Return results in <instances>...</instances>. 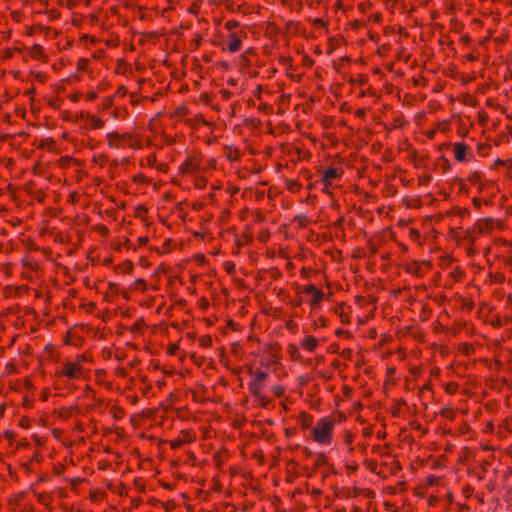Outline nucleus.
I'll return each mask as SVG.
<instances>
[{
	"label": "nucleus",
	"instance_id": "f257e3e1",
	"mask_svg": "<svg viewBox=\"0 0 512 512\" xmlns=\"http://www.w3.org/2000/svg\"><path fill=\"white\" fill-rule=\"evenodd\" d=\"M91 361L92 357L89 353L77 354L73 359L63 361L56 369L55 375L68 381L78 380L84 374L83 365Z\"/></svg>",
	"mask_w": 512,
	"mask_h": 512
},
{
	"label": "nucleus",
	"instance_id": "f03ea898",
	"mask_svg": "<svg viewBox=\"0 0 512 512\" xmlns=\"http://www.w3.org/2000/svg\"><path fill=\"white\" fill-rule=\"evenodd\" d=\"M105 141L110 149L131 148L139 150L143 147L142 139L135 131L120 132L114 130L106 134Z\"/></svg>",
	"mask_w": 512,
	"mask_h": 512
},
{
	"label": "nucleus",
	"instance_id": "7ed1b4c3",
	"mask_svg": "<svg viewBox=\"0 0 512 512\" xmlns=\"http://www.w3.org/2000/svg\"><path fill=\"white\" fill-rule=\"evenodd\" d=\"M335 419L330 416L322 417L310 431V438L319 445L328 446L333 441Z\"/></svg>",
	"mask_w": 512,
	"mask_h": 512
},
{
	"label": "nucleus",
	"instance_id": "20e7f679",
	"mask_svg": "<svg viewBox=\"0 0 512 512\" xmlns=\"http://www.w3.org/2000/svg\"><path fill=\"white\" fill-rule=\"evenodd\" d=\"M202 155L198 151H191L187 154L185 161L181 164L179 170L182 175H193L199 171H206L207 167L202 166Z\"/></svg>",
	"mask_w": 512,
	"mask_h": 512
},
{
	"label": "nucleus",
	"instance_id": "39448f33",
	"mask_svg": "<svg viewBox=\"0 0 512 512\" xmlns=\"http://www.w3.org/2000/svg\"><path fill=\"white\" fill-rule=\"evenodd\" d=\"M296 294L311 295L309 302L311 311H315L320 307L321 302L325 298V294L321 289H318L314 284H308L305 286H297Z\"/></svg>",
	"mask_w": 512,
	"mask_h": 512
},
{
	"label": "nucleus",
	"instance_id": "423d86ee",
	"mask_svg": "<svg viewBox=\"0 0 512 512\" xmlns=\"http://www.w3.org/2000/svg\"><path fill=\"white\" fill-rule=\"evenodd\" d=\"M251 375L253 379L249 383V391L254 397L262 398V392L265 387V381L268 378V373L258 370L251 373Z\"/></svg>",
	"mask_w": 512,
	"mask_h": 512
},
{
	"label": "nucleus",
	"instance_id": "0eeeda50",
	"mask_svg": "<svg viewBox=\"0 0 512 512\" xmlns=\"http://www.w3.org/2000/svg\"><path fill=\"white\" fill-rule=\"evenodd\" d=\"M247 38V32L242 28L238 32L228 33L226 36V49L230 53L238 52L242 47V40Z\"/></svg>",
	"mask_w": 512,
	"mask_h": 512
},
{
	"label": "nucleus",
	"instance_id": "6e6552de",
	"mask_svg": "<svg viewBox=\"0 0 512 512\" xmlns=\"http://www.w3.org/2000/svg\"><path fill=\"white\" fill-rule=\"evenodd\" d=\"M454 157L459 162L470 161L474 159V155L465 143L458 142L453 144Z\"/></svg>",
	"mask_w": 512,
	"mask_h": 512
},
{
	"label": "nucleus",
	"instance_id": "1a4fd4ad",
	"mask_svg": "<svg viewBox=\"0 0 512 512\" xmlns=\"http://www.w3.org/2000/svg\"><path fill=\"white\" fill-rule=\"evenodd\" d=\"M344 174V171L341 167H330L324 171L321 177V183L326 185H334L336 182L340 181Z\"/></svg>",
	"mask_w": 512,
	"mask_h": 512
},
{
	"label": "nucleus",
	"instance_id": "9d476101",
	"mask_svg": "<svg viewBox=\"0 0 512 512\" xmlns=\"http://www.w3.org/2000/svg\"><path fill=\"white\" fill-rule=\"evenodd\" d=\"M141 166L155 168L158 172L166 173L168 171V165L164 162L158 163L155 153H151L141 160Z\"/></svg>",
	"mask_w": 512,
	"mask_h": 512
},
{
	"label": "nucleus",
	"instance_id": "9b49d317",
	"mask_svg": "<svg viewBox=\"0 0 512 512\" xmlns=\"http://www.w3.org/2000/svg\"><path fill=\"white\" fill-rule=\"evenodd\" d=\"M299 345L303 350L313 353L320 346V340L313 335H306Z\"/></svg>",
	"mask_w": 512,
	"mask_h": 512
},
{
	"label": "nucleus",
	"instance_id": "f8f14e48",
	"mask_svg": "<svg viewBox=\"0 0 512 512\" xmlns=\"http://www.w3.org/2000/svg\"><path fill=\"white\" fill-rule=\"evenodd\" d=\"M28 55L41 63L48 62V56L44 51V48L40 44H34L28 51Z\"/></svg>",
	"mask_w": 512,
	"mask_h": 512
},
{
	"label": "nucleus",
	"instance_id": "ddd939ff",
	"mask_svg": "<svg viewBox=\"0 0 512 512\" xmlns=\"http://www.w3.org/2000/svg\"><path fill=\"white\" fill-rule=\"evenodd\" d=\"M297 424L301 428V430H310L313 426V416L306 411H302L297 416Z\"/></svg>",
	"mask_w": 512,
	"mask_h": 512
},
{
	"label": "nucleus",
	"instance_id": "4468645a",
	"mask_svg": "<svg viewBox=\"0 0 512 512\" xmlns=\"http://www.w3.org/2000/svg\"><path fill=\"white\" fill-rule=\"evenodd\" d=\"M223 154L231 162L239 161L242 157V153H241L240 149L233 145L224 146Z\"/></svg>",
	"mask_w": 512,
	"mask_h": 512
},
{
	"label": "nucleus",
	"instance_id": "2eb2a0df",
	"mask_svg": "<svg viewBox=\"0 0 512 512\" xmlns=\"http://www.w3.org/2000/svg\"><path fill=\"white\" fill-rule=\"evenodd\" d=\"M256 56L254 48L250 47L243 51L239 57V63L241 67H249L251 65V58Z\"/></svg>",
	"mask_w": 512,
	"mask_h": 512
},
{
	"label": "nucleus",
	"instance_id": "dca6fc26",
	"mask_svg": "<svg viewBox=\"0 0 512 512\" xmlns=\"http://www.w3.org/2000/svg\"><path fill=\"white\" fill-rule=\"evenodd\" d=\"M476 226L481 234H487L493 230L494 220L491 218L481 219L477 222Z\"/></svg>",
	"mask_w": 512,
	"mask_h": 512
},
{
	"label": "nucleus",
	"instance_id": "f3484780",
	"mask_svg": "<svg viewBox=\"0 0 512 512\" xmlns=\"http://www.w3.org/2000/svg\"><path fill=\"white\" fill-rule=\"evenodd\" d=\"M467 181L474 186H478L481 191L483 189V175L479 171H471L467 176Z\"/></svg>",
	"mask_w": 512,
	"mask_h": 512
},
{
	"label": "nucleus",
	"instance_id": "a211bd4d",
	"mask_svg": "<svg viewBox=\"0 0 512 512\" xmlns=\"http://www.w3.org/2000/svg\"><path fill=\"white\" fill-rule=\"evenodd\" d=\"M287 353L289 354L290 358L293 361H301L302 360V356L300 354L299 347L296 344H293V343L289 344L287 346Z\"/></svg>",
	"mask_w": 512,
	"mask_h": 512
},
{
	"label": "nucleus",
	"instance_id": "6ab92c4d",
	"mask_svg": "<svg viewBox=\"0 0 512 512\" xmlns=\"http://www.w3.org/2000/svg\"><path fill=\"white\" fill-rule=\"evenodd\" d=\"M88 122L93 129H102L105 126V121L96 115H89Z\"/></svg>",
	"mask_w": 512,
	"mask_h": 512
},
{
	"label": "nucleus",
	"instance_id": "aec40b11",
	"mask_svg": "<svg viewBox=\"0 0 512 512\" xmlns=\"http://www.w3.org/2000/svg\"><path fill=\"white\" fill-rule=\"evenodd\" d=\"M355 439V435L350 430H345L343 432V440L344 443L348 446V452L353 453L354 447L352 446V443Z\"/></svg>",
	"mask_w": 512,
	"mask_h": 512
},
{
	"label": "nucleus",
	"instance_id": "412c9836",
	"mask_svg": "<svg viewBox=\"0 0 512 512\" xmlns=\"http://www.w3.org/2000/svg\"><path fill=\"white\" fill-rule=\"evenodd\" d=\"M44 354L46 355V358L50 361H55L58 359V352L56 350V347L52 344L46 345Z\"/></svg>",
	"mask_w": 512,
	"mask_h": 512
},
{
	"label": "nucleus",
	"instance_id": "4be33fe9",
	"mask_svg": "<svg viewBox=\"0 0 512 512\" xmlns=\"http://www.w3.org/2000/svg\"><path fill=\"white\" fill-rule=\"evenodd\" d=\"M407 272H409L412 275H416L418 277L423 275L422 271V264L419 262H413L409 264L406 268Z\"/></svg>",
	"mask_w": 512,
	"mask_h": 512
},
{
	"label": "nucleus",
	"instance_id": "5701e85b",
	"mask_svg": "<svg viewBox=\"0 0 512 512\" xmlns=\"http://www.w3.org/2000/svg\"><path fill=\"white\" fill-rule=\"evenodd\" d=\"M286 188L293 193H297L302 188V185L295 179H287L285 182Z\"/></svg>",
	"mask_w": 512,
	"mask_h": 512
},
{
	"label": "nucleus",
	"instance_id": "b1692460",
	"mask_svg": "<svg viewBox=\"0 0 512 512\" xmlns=\"http://www.w3.org/2000/svg\"><path fill=\"white\" fill-rule=\"evenodd\" d=\"M444 390L449 395H454L459 390V384L457 382L451 381L444 385Z\"/></svg>",
	"mask_w": 512,
	"mask_h": 512
},
{
	"label": "nucleus",
	"instance_id": "393cba45",
	"mask_svg": "<svg viewBox=\"0 0 512 512\" xmlns=\"http://www.w3.org/2000/svg\"><path fill=\"white\" fill-rule=\"evenodd\" d=\"M133 182L135 184H143V185H149L151 183V179L148 178L145 174L143 173H138L136 175H134L133 177Z\"/></svg>",
	"mask_w": 512,
	"mask_h": 512
},
{
	"label": "nucleus",
	"instance_id": "a878e982",
	"mask_svg": "<svg viewBox=\"0 0 512 512\" xmlns=\"http://www.w3.org/2000/svg\"><path fill=\"white\" fill-rule=\"evenodd\" d=\"M126 113H127V110L125 108H120V107H112V109L110 111V115L114 119L123 118Z\"/></svg>",
	"mask_w": 512,
	"mask_h": 512
},
{
	"label": "nucleus",
	"instance_id": "bb28decb",
	"mask_svg": "<svg viewBox=\"0 0 512 512\" xmlns=\"http://www.w3.org/2000/svg\"><path fill=\"white\" fill-rule=\"evenodd\" d=\"M240 26V23L236 20H228L225 22L224 24V28L229 32H238V30H236L237 28H239Z\"/></svg>",
	"mask_w": 512,
	"mask_h": 512
},
{
	"label": "nucleus",
	"instance_id": "cd10ccee",
	"mask_svg": "<svg viewBox=\"0 0 512 512\" xmlns=\"http://www.w3.org/2000/svg\"><path fill=\"white\" fill-rule=\"evenodd\" d=\"M182 439V442L184 444L193 442L195 440V435L189 430L182 431L181 435L179 436Z\"/></svg>",
	"mask_w": 512,
	"mask_h": 512
},
{
	"label": "nucleus",
	"instance_id": "c85d7f7f",
	"mask_svg": "<svg viewBox=\"0 0 512 512\" xmlns=\"http://www.w3.org/2000/svg\"><path fill=\"white\" fill-rule=\"evenodd\" d=\"M200 346L204 348H210L213 344L212 337L210 335H204L199 338Z\"/></svg>",
	"mask_w": 512,
	"mask_h": 512
},
{
	"label": "nucleus",
	"instance_id": "c756f323",
	"mask_svg": "<svg viewBox=\"0 0 512 512\" xmlns=\"http://www.w3.org/2000/svg\"><path fill=\"white\" fill-rule=\"evenodd\" d=\"M327 463V457L324 453H317L315 456L314 465L316 467H322Z\"/></svg>",
	"mask_w": 512,
	"mask_h": 512
},
{
	"label": "nucleus",
	"instance_id": "7c9ffc66",
	"mask_svg": "<svg viewBox=\"0 0 512 512\" xmlns=\"http://www.w3.org/2000/svg\"><path fill=\"white\" fill-rule=\"evenodd\" d=\"M257 109L265 114L273 113V107L266 102L260 101L257 106Z\"/></svg>",
	"mask_w": 512,
	"mask_h": 512
},
{
	"label": "nucleus",
	"instance_id": "2f4dec72",
	"mask_svg": "<svg viewBox=\"0 0 512 512\" xmlns=\"http://www.w3.org/2000/svg\"><path fill=\"white\" fill-rule=\"evenodd\" d=\"M133 289L145 292L147 290L146 281L144 279H137L133 283Z\"/></svg>",
	"mask_w": 512,
	"mask_h": 512
},
{
	"label": "nucleus",
	"instance_id": "473e14b6",
	"mask_svg": "<svg viewBox=\"0 0 512 512\" xmlns=\"http://www.w3.org/2000/svg\"><path fill=\"white\" fill-rule=\"evenodd\" d=\"M144 321L142 318L136 320V322L131 326L130 331L133 333H139L142 331L144 327Z\"/></svg>",
	"mask_w": 512,
	"mask_h": 512
},
{
	"label": "nucleus",
	"instance_id": "72a5a7b5",
	"mask_svg": "<svg viewBox=\"0 0 512 512\" xmlns=\"http://www.w3.org/2000/svg\"><path fill=\"white\" fill-rule=\"evenodd\" d=\"M440 415L449 419H453L455 417V412L450 407H444L441 409Z\"/></svg>",
	"mask_w": 512,
	"mask_h": 512
},
{
	"label": "nucleus",
	"instance_id": "f704fd0d",
	"mask_svg": "<svg viewBox=\"0 0 512 512\" xmlns=\"http://www.w3.org/2000/svg\"><path fill=\"white\" fill-rule=\"evenodd\" d=\"M169 445L172 449H179L184 445V443L182 442V439L180 437H177L170 440Z\"/></svg>",
	"mask_w": 512,
	"mask_h": 512
},
{
	"label": "nucleus",
	"instance_id": "c9c22d12",
	"mask_svg": "<svg viewBox=\"0 0 512 512\" xmlns=\"http://www.w3.org/2000/svg\"><path fill=\"white\" fill-rule=\"evenodd\" d=\"M270 238V232L268 230H262L259 232L258 236H257V239L262 242V243H265L269 240Z\"/></svg>",
	"mask_w": 512,
	"mask_h": 512
},
{
	"label": "nucleus",
	"instance_id": "e433bc0d",
	"mask_svg": "<svg viewBox=\"0 0 512 512\" xmlns=\"http://www.w3.org/2000/svg\"><path fill=\"white\" fill-rule=\"evenodd\" d=\"M102 109L104 110H111L112 107H113V98L112 97H106L103 101H102Z\"/></svg>",
	"mask_w": 512,
	"mask_h": 512
},
{
	"label": "nucleus",
	"instance_id": "4c0bfd02",
	"mask_svg": "<svg viewBox=\"0 0 512 512\" xmlns=\"http://www.w3.org/2000/svg\"><path fill=\"white\" fill-rule=\"evenodd\" d=\"M272 392L276 397L279 398L284 394L285 388L281 385H275L272 387Z\"/></svg>",
	"mask_w": 512,
	"mask_h": 512
},
{
	"label": "nucleus",
	"instance_id": "58836bf2",
	"mask_svg": "<svg viewBox=\"0 0 512 512\" xmlns=\"http://www.w3.org/2000/svg\"><path fill=\"white\" fill-rule=\"evenodd\" d=\"M303 304V298L300 296V294H297V296L290 301V305L294 308H298Z\"/></svg>",
	"mask_w": 512,
	"mask_h": 512
},
{
	"label": "nucleus",
	"instance_id": "ea45409f",
	"mask_svg": "<svg viewBox=\"0 0 512 512\" xmlns=\"http://www.w3.org/2000/svg\"><path fill=\"white\" fill-rule=\"evenodd\" d=\"M114 417L120 418L124 415V410L119 406H113L110 411Z\"/></svg>",
	"mask_w": 512,
	"mask_h": 512
},
{
	"label": "nucleus",
	"instance_id": "a19ab883",
	"mask_svg": "<svg viewBox=\"0 0 512 512\" xmlns=\"http://www.w3.org/2000/svg\"><path fill=\"white\" fill-rule=\"evenodd\" d=\"M207 180L204 177H197L195 179V186L199 189H204L206 187Z\"/></svg>",
	"mask_w": 512,
	"mask_h": 512
},
{
	"label": "nucleus",
	"instance_id": "79ce46f5",
	"mask_svg": "<svg viewBox=\"0 0 512 512\" xmlns=\"http://www.w3.org/2000/svg\"><path fill=\"white\" fill-rule=\"evenodd\" d=\"M313 26L315 28H326L327 22H325L322 18H315L313 20Z\"/></svg>",
	"mask_w": 512,
	"mask_h": 512
},
{
	"label": "nucleus",
	"instance_id": "37998d69",
	"mask_svg": "<svg viewBox=\"0 0 512 512\" xmlns=\"http://www.w3.org/2000/svg\"><path fill=\"white\" fill-rule=\"evenodd\" d=\"M89 64V60L86 58H81L78 61V70L86 71Z\"/></svg>",
	"mask_w": 512,
	"mask_h": 512
},
{
	"label": "nucleus",
	"instance_id": "c03bdc74",
	"mask_svg": "<svg viewBox=\"0 0 512 512\" xmlns=\"http://www.w3.org/2000/svg\"><path fill=\"white\" fill-rule=\"evenodd\" d=\"M462 494L465 498H470L473 494V488L470 485L462 487Z\"/></svg>",
	"mask_w": 512,
	"mask_h": 512
},
{
	"label": "nucleus",
	"instance_id": "a18cd8bd",
	"mask_svg": "<svg viewBox=\"0 0 512 512\" xmlns=\"http://www.w3.org/2000/svg\"><path fill=\"white\" fill-rule=\"evenodd\" d=\"M262 93H263V86L261 85H258L255 89V91L253 92V96L259 100V101H262Z\"/></svg>",
	"mask_w": 512,
	"mask_h": 512
},
{
	"label": "nucleus",
	"instance_id": "49530a36",
	"mask_svg": "<svg viewBox=\"0 0 512 512\" xmlns=\"http://www.w3.org/2000/svg\"><path fill=\"white\" fill-rule=\"evenodd\" d=\"M445 498H446V507L445 509H449V507L451 506V504L453 503V500H454V496L452 494V492L448 491L445 495Z\"/></svg>",
	"mask_w": 512,
	"mask_h": 512
},
{
	"label": "nucleus",
	"instance_id": "de8ad7c7",
	"mask_svg": "<svg viewBox=\"0 0 512 512\" xmlns=\"http://www.w3.org/2000/svg\"><path fill=\"white\" fill-rule=\"evenodd\" d=\"M439 499L437 496H434V495H430L428 498H427V504L429 507H434L436 506V504L438 503Z\"/></svg>",
	"mask_w": 512,
	"mask_h": 512
},
{
	"label": "nucleus",
	"instance_id": "09e8293b",
	"mask_svg": "<svg viewBox=\"0 0 512 512\" xmlns=\"http://www.w3.org/2000/svg\"><path fill=\"white\" fill-rule=\"evenodd\" d=\"M115 374L120 378H125L127 375L126 369L124 367H117L115 369Z\"/></svg>",
	"mask_w": 512,
	"mask_h": 512
},
{
	"label": "nucleus",
	"instance_id": "8fccbe9b",
	"mask_svg": "<svg viewBox=\"0 0 512 512\" xmlns=\"http://www.w3.org/2000/svg\"><path fill=\"white\" fill-rule=\"evenodd\" d=\"M34 77L36 80H38L40 83H45L46 82V74L43 73V72H37L34 74Z\"/></svg>",
	"mask_w": 512,
	"mask_h": 512
},
{
	"label": "nucleus",
	"instance_id": "3c124183",
	"mask_svg": "<svg viewBox=\"0 0 512 512\" xmlns=\"http://www.w3.org/2000/svg\"><path fill=\"white\" fill-rule=\"evenodd\" d=\"M199 307L203 310H207L209 307V301L205 297L200 298Z\"/></svg>",
	"mask_w": 512,
	"mask_h": 512
},
{
	"label": "nucleus",
	"instance_id": "603ef678",
	"mask_svg": "<svg viewBox=\"0 0 512 512\" xmlns=\"http://www.w3.org/2000/svg\"><path fill=\"white\" fill-rule=\"evenodd\" d=\"M127 94V89L125 86H119L116 93H115V96L116 97H124L125 95Z\"/></svg>",
	"mask_w": 512,
	"mask_h": 512
},
{
	"label": "nucleus",
	"instance_id": "864d4df0",
	"mask_svg": "<svg viewBox=\"0 0 512 512\" xmlns=\"http://www.w3.org/2000/svg\"><path fill=\"white\" fill-rule=\"evenodd\" d=\"M506 162L501 159H497L494 161L493 165L491 166L492 169H498V167L505 165Z\"/></svg>",
	"mask_w": 512,
	"mask_h": 512
},
{
	"label": "nucleus",
	"instance_id": "5fc2aeb1",
	"mask_svg": "<svg viewBox=\"0 0 512 512\" xmlns=\"http://www.w3.org/2000/svg\"><path fill=\"white\" fill-rule=\"evenodd\" d=\"M221 95L224 99L229 100L232 96V92H230L229 90L223 89V90H221Z\"/></svg>",
	"mask_w": 512,
	"mask_h": 512
},
{
	"label": "nucleus",
	"instance_id": "6e6d98bb",
	"mask_svg": "<svg viewBox=\"0 0 512 512\" xmlns=\"http://www.w3.org/2000/svg\"><path fill=\"white\" fill-rule=\"evenodd\" d=\"M137 242H138L139 246H145L147 244V242H148V237H146V236L139 237L137 239Z\"/></svg>",
	"mask_w": 512,
	"mask_h": 512
},
{
	"label": "nucleus",
	"instance_id": "4d7b16f0",
	"mask_svg": "<svg viewBox=\"0 0 512 512\" xmlns=\"http://www.w3.org/2000/svg\"><path fill=\"white\" fill-rule=\"evenodd\" d=\"M332 187L333 185H326V184H323V188H322V191L328 195H331L332 194Z\"/></svg>",
	"mask_w": 512,
	"mask_h": 512
},
{
	"label": "nucleus",
	"instance_id": "13d9d810",
	"mask_svg": "<svg viewBox=\"0 0 512 512\" xmlns=\"http://www.w3.org/2000/svg\"><path fill=\"white\" fill-rule=\"evenodd\" d=\"M362 435L364 437H370L372 435V429L369 428V427H365L363 430H362Z\"/></svg>",
	"mask_w": 512,
	"mask_h": 512
},
{
	"label": "nucleus",
	"instance_id": "bf43d9fd",
	"mask_svg": "<svg viewBox=\"0 0 512 512\" xmlns=\"http://www.w3.org/2000/svg\"><path fill=\"white\" fill-rule=\"evenodd\" d=\"M351 353H352V351L350 349H345V350L342 351L341 356L343 358H348Z\"/></svg>",
	"mask_w": 512,
	"mask_h": 512
},
{
	"label": "nucleus",
	"instance_id": "052dcab7",
	"mask_svg": "<svg viewBox=\"0 0 512 512\" xmlns=\"http://www.w3.org/2000/svg\"><path fill=\"white\" fill-rule=\"evenodd\" d=\"M215 164H216V160L213 159V158H211V159H209L207 161V165H208L209 168H213L214 169L215 168Z\"/></svg>",
	"mask_w": 512,
	"mask_h": 512
},
{
	"label": "nucleus",
	"instance_id": "680f3d73",
	"mask_svg": "<svg viewBox=\"0 0 512 512\" xmlns=\"http://www.w3.org/2000/svg\"><path fill=\"white\" fill-rule=\"evenodd\" d=\"M472 202H473L474 206H476L477 208L481 207V199L475 197V198H473Z\"/></svg>",
	"mask_w": 512,
	"mask_h": 512
},
{
	"label": "nucleus",
	"instance_id": "e2e57ef3",
	"mask_svg": "<svg viewBox=\"0 0 512 512\" xmlns=\"http://www.w3.org/2000/svg\"><path fill=\"white\" fill-rule=\"evenodd\" d=\"M259 399V402L262 406H266L270 401L267 400L263 395H262V398H258Z\"/></svg>",
	"mask_w": 512,
	"mask_h": 512
},
{
	"label": "nucleus",
	"instance_id": "0e129e2a",
	"mask_svg": "<svg viewBox=\"0 0 512 512\" xmlns=\"http://www.w3.org/2000/svg\"><path fill=\"white\" fill-rule=\"evenodd\" d=\"M69 98H70V100H71L72 102H77V101L79 100L80 96H79L78 94H71V95L69 96Z\"/></svg>",
	"mask_w": 512,
	"mask_h": 512
},
{
	"label": "nucleus",
	"instance_id": "69168bd1",
	"mask_svg": "<svg viewBox=\"0 0 512 512\" xmlns=\"http://www.w3.org/2000/svg\"><path fill=\"white\" fill-rule=\"evenodd\" d=\"M430 179H431V177H430V176H425V177H423V178L420 180V182H421V183H427V182H429V181H430Z\"/></svg>",
	"mask_w": 512,
	"mask_h": 512
},
{
	"label": "nucleus",
	"instance_id": "338daca9",
	"mask_svg": "<svg viewBox=\"0 0 512 512\" xmlns=\"http://www.w3.org/2000/svg\"><path fill=\"white\" fill-rule=\"evenodd\" d=\"M264 219L263 215L260 213V212H257L256 214V220L257 221H262Z\"/></svg>",
	"mask_w": 512,
	"mask_h": 512
},
{
	"label": "nucleus",
	"instance_id": "774afa93",
	"mask_svg": "<svg viewBox=\"0 0 512 512\" xmlns=\"http://www.w3.org/2000/svg\"><path fill=\"white\" fill-rule=\"evenodd\" d=\"M347 469H348V470H350V471H352V472H354V471H356V470H357V466H356V465H354V466H350V465H348V466H347Z\"/></svg>",
	"mask_w": 512,
	"mask_h": 512
}]
</instances>
